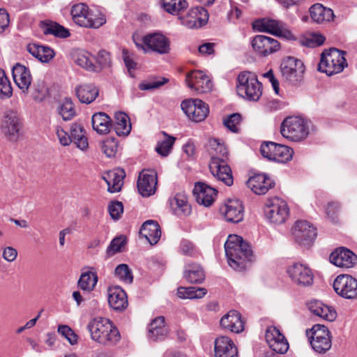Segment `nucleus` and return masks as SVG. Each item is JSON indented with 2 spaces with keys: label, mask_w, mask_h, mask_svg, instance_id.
I'll list each match as a JSON object with an SVG mask.
<instances>
[{
  "label": "nucleus",
  "mask_w": 357,
  "mask_h": 357,
  "mask_svg": "<svg viewBox=\"0 0 357 357\" xmlns=\"http://www.w3.org/2000/svg\"><path fill=\"white\" fill-rule=\"evenodd\" d=\"M229 265L234 270L243 271L253 258L250 245L243 238L235 234L228 236L225 243Z\"/></svg>",
  "instance_id": "nucleus-1"
},
{
  "label": "nucleus",
  "mask_w": 357,
  "mask_h": 357,
  "mask_svg": "<svg viewBox=\"0 0 357 357\" xmlns=\"http://www.w3.org/2000/svg\"><path fill=\"white\" fill-rule=\"evenodd\" d=\"M236 91L240 96L257 101L262 94V85L254 73L245 71L238 76Z\"/></svg>",
  "instance_id": "nucleus-2"
},
{
  "label": "nucleus",
  "mask_w": 357,
  "mask_h": 357,
  "mask_svg": "<svg viewBox=\"0 0 357 357\" xmlns=\"http://www.w3.org/2000/svg\"><path fill=\"white\" fill-rule=\"evenodd\" d=\"M344 53L336 48L325 50L321 55L318 70L329 76L342 72L347 65Z\"/></svg>",
  "instance_id": "nucleus-3"
},
{
  "label": "nucleus",
  "mask_w": 357,
  "mask_h": 357,
  "mask_svg": "<svg viewBox=\"0 0 357 357\" xmlns=\"http://www.w3.org/2000/svg\"><path fill=\"white\" fill-rule=\"evenodd\" d=\"M70 14L75 24L85 28L98 29L106 22L103 15L93 14L84 3L74 5Z\"/></svg>",
  "instance_id": "nucleus-4"
},
{
  "label": "nucleus",
  "mask_w": 357,
  "mask_h": 357,
  "mask_svg": "<svg viewBox=\"0 0 357 357\" xmlns=\"http://www.w3.org/2000/svg\"><path fill=\"white\" fill-rule=\"evenodd\" d=\"M280 132L287 139L294 142H300L308 135L309 128L303 119L298 116H289L283 121Z\"/></svg>",
  "instance_id": "nucleus-5"
},
{
  "label": "nucleus",
  "mask_w": 357,
  "mask_h": 357,
  "mask_svg": "<svg viewBox=\"0 0 357 357\" xmlns=\"http://www.w3.org/2000/svg\"><path fill=\"white\" fill-rule=\"evenodd\" d=\"M252 26L259 31L268 33L287 40L294 38L288 26L282 21L264 18L255 21Z\"/></svg>",
  "instance_id": "nucleus-6"
},
{
  "label": "nucleus",
  "mask_w": 357,
  "mask_h": 357,
  "mask_svg": "<svg viewBox=\"0 0 357 357\" xmlns=\"http://www.w3.org/2000/svg\"><path fill=\"white\" fill-rule=\"evenodd\" d=\"M313 349L319 354H324L331 347V337L328 328L321 324H315L310 331H307Z\"/></svg>",
  "instance_id": "nucleus-7"
},
{
  "label": "nucleus",
  "mask_w": 357,
  "mask_h": 357,
  "mask_svg": "<svg viewBox=\"0 0 357 357\" xmlns=\"http://www.w3.org/2000/svg\"><path fill=\"white\" fill-rule=\"evenodd\" d=\"M280 72L284 79L291 84H297L303 79L305 66L301 60L288 56L282 60Z\"/></svg>",
  "instance_id": "nucleus-8"
},
{
  "label": "nucleus",
  "mask_w": 357,
  "mask_h": 357,
  "mask_svg": "<svg viewBox=\"0 0 357 357\" xmlns=\"http://www.w3.org/2000/svg\"><path fill=\"white\" fill-rule=\"evenodd\" d=\"M87 328L93 340L103 345L110 342L112 322L109 319L102 317L95 318L89 323Z\"/></svg>",
  "instance_id": "nucleus-9"
},
{
  "label": "nucleus",
  "mask_w": 357,
  "mask_h": 357,
  "mask_svg": "<svg viewBox=\"0 0 357 357\" xmlns=\"http://www.w3.org/2000/svg\"><path fill=\"white\" fill-rule=\"evenodd\" d=\"M264 212L266 218L271 222L276 225L284 223L289 215V209L287 202L278 197L268 201Z\"/></svg>",
  "instance_id": "nucleus-10"
},
{
  "label": "nucleus",
  "mask_w": 357,
  "mask_h": 357,
  "mask_svg": "<svg viewBox=\"0 0 357 357\" xmlns=\"http://www.w3.org/2000/svg\"><path fill=\"white\" fill-rule=\"evenodd\" d=\"M263 157L270 160L284 163L292 158L293 150L287 146L275 142H264L260 148Z\"/></svg>",
  "instance_id": "nucleus-11"
},
{
  "label": "nucleus",
  "mask_w": 357,
  "mask_h": 357,
  "mask_svg": "<svg viewBox=\"0 0 357 357\" xmlns=\"http://www.w3.org/2000/svg\"><path fill=\"white\" fill-rule=\"evenodd\" d=\"M181 107L187 116L195 122L204 121L209 113L208 105L200 99L185 100Z\"/></svg>",
  "instance_id": "nucleus-12"
},
{
  "label": "nucleus",
  "mask_w": 357,
  "mask_h": 357,
  "mask_svg": "<svg viewBox=\"0 0 357 357\" xmlns=\"http://www.w3.org/2000/svg\"><path fill=\"white\" fill-rule=\"evenodd\" d=\"M295 241L304 246L310 245L317 237L316 228L306 220H298L291 229Z\"/></svg>",
  "instance_id": "nucleus-13"
},
{
  "label": "nucleus",
  "mask_w": 357,
  "mask_h": 357,
  "mask_svg": "<svg viewBox=\"0 0 357 357\" xmlns=\"http://www.w3.org/2000/svg\"><path fill=\"white\" fill-rule=\"evenodd\" d=\"M335 291L347 299L357 298V280L349 275H340L333 282Z\"/></svg>",
  "instance_id": "nucleus-14"
},
{
  "label": "nucleus",
  "mask_w": 357,
  "mask_h": 357,
  "mask_svg": "<svg viewBox=\"0 0 357 357\" xmlns=\"http://www.w3.org/2000/svg\"><path fill=\"white\" fill-rule=\"evenodd\" d=\"M22 127L21 119L15 110L8 111L2 120L1 128L10 141H16Z\"/></svg>",
  "instance_id": "nucleus-15"
},
{
  "label": "nucleus",
  "mask_w": 357,
  "mask_h": 357,
  "mask_svg": "<svg viewBox=\"0 0 357 357\" xmlns=\"http://www.w3.org/2000/svg\"><path fill=\"white\" fill-rule=\"evenodd\" d=\"M287 273L292 282L298 285L309 286L313 282V273L304 264L294 263L288 266Z\"/></svg>",
  "instance_id": "nucleus-16"
},
{
  "label": "nucleus",
  "mask_w": 357,
  "mask_h": 357,
  "mask_svg": "<svg viewBox=\"0 0 357 357\" xmlns=\"http://www.w3.org/2000/svg\"><path fill=\"white\" fill-rule=\"evenodd\" d=\"M188 86L197 93L210 91L213 84L209 77L201 70H193L189 73L185 78Z\"/></svg>",
  "instance_id": "nucleus-17"
},
{
  "label": "nucleus",
  "mask_w": 357,
  "mask_h": 357,
  "mask_svg": "<svg viewBox=\"0 0 357 357\" xmlns=\"http://www.w3.org/2000/svg\"><path fill=\"white\" fill-rule=\"evenodd\" d=\"M137 189L143 197H149L156 190L157 174L152 169H144L139 174L137 180Z\"/></svg>",
  "instance_id": "nucleus-18"
},
{
  "label": "nucleus",
  "mask_w": 357,
  "mask_h": 357,
  "mask_svg": "<svg viewBox=\"0 0 357 357\" xmlns=\"http://www.w3.org/2000/svg\"><path fill=\"white\" fill-rule=\"evenodd\" d=\"M251 45L257 54L264 56L273 54L280 48L277 40L263 35L255 36L251 41Z\"/></svg>",
  "instance_id": "nucleus-19"
},
{
  "label": "nucleus",
  "mask_w": 357,
  "mask_h": 357,
  "mask_svg": "<svg viewBox=\"0 0 357 357\" xmlns=\"http://www.w3.org/2000/svg\"><path fill=\"white\" fill-rule=\"evenodd\" d=\"M266 340L269 347L277 354H284L289 349V343L287 339L280 330L275 326L267 328Z\"/></svg>",
  "instance_id": "nucleus-20"
},
{
  "label": "nucleus",
  "mask_w": 357,
  "mask_h": 357,
  "mask_svg": "<svg viewBox=\"0 0 357 357\" xmlns=\"http://www.w3.org/2000/svg\"><path fill=\"white\" fill-rule=\"evenodd\" d=\"M227 222L238 223L243 218L244 208L242 202L238 199H228L220 208Z\"/></svg>",
  "instance_id": "nucleus-21"
},
{
  "label": "nucleus",
  "mask_w": 357,
  "mask_h": 357,
  "mask_svg": "<svg viewBox=\"0 0 357 357\" xmlns=\"http://www.w3.org/2000/svg\"><path fill=\"white\" fill-rule=\"evenodd\" d=\"M330 261L337 267L349 268L357 264V256L350 250L341 247L331 254Z\"/></svg>",
  "instance_id": "nucleus-22"
},
{
  "label": "nucleus",
  "mask_w": 357,
  "mask_h": 357,
  "mask_svg": "<svg viewBox=\"0 0 357 357\" xmlns=\"http://www.w3.org/2000/svg\"><path fill=\"white\" fill-rule=\"evenodd\" d=\"M180 18L182 24L188 28H199L207 22L208 14L205 8L197 6L191 8L185 16Z\"/></svg>",
  "instance_id": "nucleus-23"
},
{
  "label": "nucleus",
  "mask_w": 357,
  "mask_h": 357,
  "mask_svg": "<svg viewBox=\"0 0 357 357\" xmlns=\"http://www.w3.org/2000/svg\"><path fill=\"white\" fill-rule=\"evenodd\" d=\"M209 169L213 176L218 181L227 186H231L233 184L234 178L231 170L227 165V160L210 162Z\"/></svg>",
  "instance_id": "nucleus-24"
},
{
  "label": "nucleus",
  "mask_w": 357,
  "mask_h": 357,
  "mask_svg": "<svg viewBox=\"0 0 357 357\" xmlns=\"http://www.w3.org/2000/svg\"><path fill=\"white\" fill-rule=\"evenodd\" d=\"M143 43L146 49L160 54H167L170 50L169 39L160 33H155L144 36Z\"/></svg>",
  "instance_id": "nucleus-25"
},
{
  "label": "nucleus",
  "mask_w": 357,
  "mask_h": 357,
  "mask_svg": "<svg viewBox=\"0 0 357 357\" xmlns=\"http://www.w3.org/2000/svg\"><path fill=\"white\" fill-rule=\"evenodd\" d=\"M193 194L198 204L210 206L215 200L217 190L204 183L198 182L195 185Z\"/></svg>",
  "instance_id": "nucleus-26"
},
{
  "label": "nucleus",
  "mask_w": 357,
  "mask_h": 357,
  "mask_svg": "<svg viewBox=\"0 0 357 357\" xmlns=\"http://www.w3.org/2000/svg\"><path fill=\"white\" fill-rule=\"evenodd\" d=\"M215 357H238V350L234 342L227 336L221 335L214 341Z\"/></svg>",
  "instance_id": "nucleus-27"
},
{
  "label": "nucleus",
  "mask_w": 357,
  "mask_h": 357,
  "mask_svg": "<svg viewBox=\"0 0 357 357\" xmlns=\"http://www.w3.org/2000/svg\"><path fill=\"white\" fill-rule=\"evenodd\" d=\"M169 331L165 325V318L158 317L154 319L148 326L146 337L150 342H158L164 340Z\"/></svg>",
  "instance_id": "nucleus-28"
},
{
  "label": "nucleus",
  "mask_w": 357,
  "mask_h": 357,
  "mask_svg": "<svg viewBox=\"0 0 357 357\" xmlns=\"http://www.w3.org/2000/svg\"><path fill=\"white\" fill-rule=\"evenodd\" d=\"M247 184L257 195H264L275 185L274 181L265 174L254 175L249 178Z\"/></svg>",
  "instance_id": "nucleus-29"
},
{
  "label": "nucleus",
  "mask_w": 357,
  "mask_h": 357,
  "mask_svg": "<svg viewBox=\"0 0 357 357\" xmlns=\"http://www.w3.org/2000/svg\"><path fill=\"white\" fill-rule=\"evenodd\" d=\"M221 327L225 330L239 333L244 330V322L241 314L236 310H230L224 315L220 321Z\"/></svg>",
  "instance_id": "nucleus-30"
},
{
  "label": "nucleus",
  "mask_w": 357,
  "mask_h": 357,
  "mask_svg": "<svg viewBox=\"0 0 357 357\" xmlns=\"http://www.w3.org/2000/svg\"><path fill=\"white\" fill-rule=\"evenodd\" d=\"M12 74L16 85L23 92L27 91L32 81L29 69L17 63L13 67Z\"/></svg>",
  "instance_id": "nucleus-31"
},
{
  "label": "nucleus",
  "mask_w": 357,
  "mask_h": 357,
  "mask_svg": "<svg viewBox=\"0 0 357 357\" xmlns=\"http://www.w3.org/2000/svg\"><path fill=\"white\" fill-rule=\"evenodd\" d=\"M169 205L172 212L178 217H186L191 213V206L184 194L178 193L169 199Z\"/></svg>",
  "instance_id": "nucleus-32"
},
{
  "label": "nucleus",
  "mask_w": 357,
  "mask_h": 357,
  "mask_svg": "<svg viewBox=\"0 0 357 357\" xmlns=\"http://www.w3.org/2000/svg\"><path fill=\"white\" fill-rule=\"evenodd\" d=\"M310 311L314 315L328 321H333L337 317L335 309L319 301H312L308 303Z\"/></svg>",
  "instance_id": "nucleus-33"
},
{
  "label": "nucleus",
  "mask_w": 357,
  "mask_h": 357,
  "mask_svg": "<svg viewBox=\"0 0 357 357\" xmlns=\"http://www.w3.org/2000/svg\"><path fill=\"white\" fill-rule=\"evenodd\" d=\"M91 124L93 129L100 135H107L112 130V119L105 112H100L93 114L91 118Z\"/></svg>",
  "instance_id": "nucleus-34"
},
{
  "label": "nucleus",
  "mask_w": 357,
  "mask_h": 357,
  "mask_svg": "<svg viewBox=\"0 0 357 357\" xmlns=\"http://www.w3.org/2000/svg\"><path fill=\"white\" fill-rule=\"evenodd\" d=\"M140 234L151 244H156L161 236L160 226L154 220H146L141 227Z\"/></svg>",
  "instance_id": "nucleus-35"
},
{
  "label": "nucleus",
  "mask_w": 357,
  "mask_h": 357,
  "mask_svg": "<svg viewBox=\"0 0 357 357\" xmlns=\"http://www.w3.org/2000/svg\"><path fill=\"white\" fill-rule=\"evenodd\" d=\"M77 98L82 103L90 104L93 102L99 94L98 89L92 84H84L75 88Z\"/></svg>",
  "instance_id": "nucleus-36"
},
{
  "label": "nucleus",
  "mask_w": 357,
  "mask_h": 357,
  "mask_svg": "<svg viewBox=\"0 0 357 357\" xmlns=\"http://www.w3.org/2000/svg\"><path fill=\"white\" fill-rule=\"evenodd\" d=\"M115 122H113V129L119 137L128 136L132 128L129 116L123 112H116Z\"/></svg>",
  "instance_id": "nucleus-37"
},
{
  "label": "nucleus",
  "mask_w": 357,
  "mask_h": 357,
  "mask_svg": "<svg viewBox=\"0 0 357 357\" xmlns=\"http://www.w3.org/2000/svg\"><path fill=\"white\" fill-rule=\"evenodd\" d=\"M40 27L45 35L50 34L61 38H66L70 36L68 29L55 22H41Z\"/></svg>",
  "instance_id": "nucleus-38"
},
{
  "label": "nucleus",
  "mask_w": 357,
  "mask_h": 357,
  "mask_svg": "<svg viewBox=\"0 0 357 357\" xmlns=\"http://www.w3.org/2000/svg\"><path fill=\"white\" fill-rule=\"evenodd\" d=\"M208 152L211 155V162L214 160H227L228 151L224 144L220 143L218 139H211L208 141Z\"/></svg>",
  "instance_id": "nucleus-39"
},
{
  "label": "nucleus",
  "mask_w": 357,
  "mask_h": 357,
  "mask_svg": "<svg viewBox=\"0 0 357 357\" xmlns=\"http://www.w3.org/2000/svg\"><path fill=\"white\" fill-rule=\"evenodd\" d=\"M28 52L43 63H47L52 59L55 55L54 50L45 45L38 44H29L27 46Z\"/></svg>",
  "instance_id": "nucleus-40"
},
{
  "label": "nucleus",
  "mask_w": 357,
  "mask_h": 357,
  "mask_svg": "<svg viewBox=\"0 0 357 357\" xmlns=\"http://www.w3.org/2000/svg\"><path fill=\"white\" fill-rule=\"evenodd\" d=\"M310 16L313 21L322 23L333 19V12L330 8H324L321 4L317 3L310 8Z\"/></svg>",
  "instance_id": "nucleus-41"
},
{
  "label": "nucleus",
  "mask_w": 357,
  "mask_h": 357,
  "mask_svg": "<svg viewBox=\"0 0 357 357\" xmlns=\"http://www.w3.org/2000/svg\"><path fill=\"white\" fill-rule=\"evenodd\" d=\"M75 62L82 68L91 72H99L97 66L93 63L94 58L92 55L84 51L77 52L74 55Z\"/></svg>",
  "instance_id": "nucleus-42"
},
{
  "label": "nucleus",
  "mask_w": 357,
  "mask_h": 357,
  "mask_svg": "<svg viewBox=\"0 0 357 357\" xmlns=\"http://www.w3.org/2000/svg\"><path fill=\"white\" fill-rule=\"evenodd\" d=\"M70 138L78 148L85 150L88 147V140L84 135V128L78 123H74L70 128Z\"/></svg>",
  "instance_id": "nucleus-43"
},
{
  "label": "nucleus",
  "mask_w": 357,
  "mask_h": 357,
  "mask_svg": "<svg viewBox=\"0 0 357 357\" xmlns=\"http://www.w3.org/2000/svg\"><path fill=\"white\" fill-rule=\"evenodd\" d=\"M98 275L92 271H86L81 274L77 282L78 287L85 291H92L96 286Z\"/></svg>",
  "instance_id": "nucleus-44"
},
{
  "label": "nucleus",
  "mask_w": 357,
  "mask_h": 357,
  "mask_svg": "<svg viewBox=\"0 0 357 357\" xmlns=\"http://www.w3.org/2000/svg\"><path fill=\"white\" fill-rule=\"evenodd\" d=\"M207 293V290L202 287H181L177 289V295L182 299H198L203 298Z\"/></svg>",
  "instance_id": "nucleus-45"
},
{
  "label": "nucleus",
  "mask_w": 357,
  "mask_h": 357,
  "mask_svg": "<svg viewBox=\"0 0 357 357\" xmlns=\"http://www.w3.org/2000/svg\"><path fill=\"white\" fill-rule=\"evenodd\" d=\"M128 306V298L125 291L119 286H113V310L122 311Z\"/></svg>",
  "instance_id": "nucleus-46"
},
{
  "label": "nucleus",
  "mask_w": 357,
  "mask_h": 357,
  "mask_svg": "<svg viewBox=\"0 0 357 357\" xmlns=\"http://www.w3.org/2000/svg\"><path fill=\"white\" fill-rule=\"evenodd\" d=\"M185 277L190 283H201L205 278V274L199 264H194L187 266Z\"/></svg>",
  "instance_id": "nucleus-47"
},
{
  "label": "nucleus",
  "mask_w": 357,
  "mask_h": 357,
  "mask_svg": "<svg viewBox=\"0 0 357 357\" xmlns=\"http://www.w3.org/2000/svg\"><path fill=\"white\" fill-rule=\"evenodd\" d=\"M163 139L158 142L155 147L156 152L162 156H167L172 151V146L176 141V138L162 132Z\"/></svg>",
  "instance_id": "nucleus-48"
},
{
  "label": "nucleus",
  "mask_w": 357,
  "mask_h": 357,
  "mask_svg": "<svg viewBox=\"0 0 357 357\" xmlns=\"http://www.w3.org/2000/svg\"><path fill=\"white\" fill-rule=\"evenodd\" d=\"M57 110L64 121H70L76 115L75 105L71 99L68 98H66L63 100Z\"/></svg>",
  "instance_id": "nucleus-49"
},
{
  "label": "nucleus",
  "mask_w": 357,
  "mask_h": 357,
  "mask_svg": "<svg viewBox=\"0 0 357 357\" xmlns=\"http://www.w3.org/2000/svg\"><path fill=\"white\" fill-rule=\"evenodd\" d=\"M164 9L172 15H178L188 7L186 0H162Z\"/></svg>",
  "instance_id": "nucleus-50"
},
{
  "label": "nucleus",
  "mask_w": 357,
  "mask_h": 357,
  "mask_svg": "<svg viewBox=\"0 0 357 357\" xmlns=\"http://www.w3.org/2000/svg\"><path fill=\"white\" fill-rule=\"evenodd\" d=\"M114 275L116 278L124 283L131 284L132 282V273L128 266L126 264L119 265L115 268Z\"/></svg>",
  "instance_id": "nucleus-51"
},
{
  "label": "nucleus",
  "mask_w": 357,
  "mask_h": 357,
  "mask_svg": "<svg viewBox=\"0 0 357 357\" xmlns=\"http://www.w3.org/2000/svg\"><path fill=\"white\" fill-rule=\"evenodd\" d=\"M13 89L5 72L0 69V98L6 99L11 97Z\"/></svg>",
  "instance_id": "nucleus-52"
},
{
  "label": "nucleus",
  "mask_w": 357,
  "mask_h": 357,
  "mask_svg": "<svg viewBox=\"0 0 357 357\" xmlns=\"http://www.w3.org/2000/svg\"><path fill=\"white\" fill-rule=\"evenodd\" d=\"M126 178L125 170L121 167L113 169V193L121 190Z\"/></svg>",
  "instance_id": "nucleus-53"
},
{
  "label": "nucleus",
  "mask_w": 357,
  "mask_h": 357,
  "mask_svg": "<svg viewBox=\"0 0 357 357\" xmlns=\"http://www.w3.org/2000/svg\"><path fill=\"white\" fill-rule=\"evenodd\" d=\"M57 331L65 337L71 345L77 344L78 335L68 325H59Z\"/></svg>",
  "instance_id": "nucleus-54"
},
{
  "label": "nucleus",
  "mask_w": 357,
  "mask_h": 357,
  "mask_svg": "<svg viewBox=\"0 0 357 357\" xmlns=\"http://www.w3.org/2000/svg\"><path fill=\"white\" fill-rule=\"evenodd\" d=\"M168 82V79L165 77L157 78L151 79L139 84V88L140 90L148 91L153 90L160 88Z\"/></svg>",
  "instance_id": "nucleus-55"
},
{
  "label": "nucleus",
  "mask_w": 357,
  "mask_h": 357,
  "mask_svg": "<svg viewBox=\"0 0 357 357\" xmlns=\"http://www.w3.org/2000/svg\"><path fill=\"white\" fill-rule=\"evenodd\" d=\"M241 116L239 114L234 113L226 119H224L223 123L229 130L233 132H238V125L241 122Z\"/></svg>",
  "instance_id": "nucleus-56"
},
{
  "label": "nucleus",
  "mask_w": 357,
  "mask_h": 357,
  "mask_svg": "<svg viewBox=\"0 0 357 357\" xmlns=\"http://www.w3.org/2000/svg\"><path fill=\"white\" fill-rule=\"evenodd\" d=\"M96 62L98 63L97 68L100 71L102 68L110 66L111 55L110 52L105 50L98 52L96 56Z\"/></svg>",
  "instance_id": "nucleus-57"
},
{
  "label": "nucleus",
  "mask_w": 357,
  "mask_h": 357,
  "mask_svg": "<svg viewBox=\"0 0 357 357\" xmlns=\"http://www.w3.org/2000/svg\"><path fill=\"white\" fill-rule=\"evenodd\" d=\"M123 59L130 77H134V71L137 68V63L133 60L132 54L126 50H123Z\"/></svg>",
  "instance_id": "nucleus-58"
},
{
  "label": "nucleus",
  "mask_w": 357,
  "mask_h": 357,
  "mask_svg": "<svg viewBox=\"0 0 357 357\" xmlns=\"http://www.w3.org/2000/svg\"><path fill=\"white\" fill-rule=\"evenodd\" d=\"M128 240L125 235H119L113 238V254L125 251Z\"/></svg>",
  "instance_id": "nucleus-59"
},
{
  "label": "nucleus",
  "mask_w": 357,
  "mask_h": 357,
  "mask_svg": "<svg viewBox=\"0 0 357 357\" xmlns=\"http://www.w3.org/2000/svg\"><path fill=\"white\" fill-rule=\"evenodd\" d=\"M10 23L9 15L3 8H0V33L8 29Z\"/></svg>",
  "instance_id": "nucleus-60"
},
{
  "label": "nucleus",
  "mask_w": 357,
  "mask_h": 357,
  "mask_svg": "<svg viewBox=\"0 0 357 357\" xmlns=\"http://www.w3.org/2000/svg\"><path fill=\"white\" fill-rule=\"evenodd\" d=\"M56 132L61 145L68 146L72 142L70 135L66 132L62 128H57Z\"/></svg>",
  "instance_id": "nucleus-61"
},
{
  "label": "nucleus",
  "mask_w": 357,
  "mask_h": 357,
  "mask_svg": "<svg viewBox=\"0 0 357 357\" xmlns=\"http://www.w3.org/2000/svg\"><path fill=\"white\" fill-rule=\"evenodd\" d=\"M17 251L13 247H6L3 252V258L8 262H12L16 259Z\"/></svg>",
  "instance_id": "nucleus-62"
},
{
  "label": "nucleus",
  "mask_w": 357,
  "mask_h": 357,
  "mask_svg": "<svg viewBox=\"0 0 357 357\" xmlns=\"http://www.w3.org/2000/svg\"><path fill=\"white\" fill-rule=\"evenodd\" d=\"M123 204L121 202L113 201V220H119L123 213Z\"/></svg>",
  "instance_id": "nucleus-63"
},
{
  "label": "nucleus",
  "mask_w": 357,
  "mask_h": 357,
  "mask_svg": "<svg viewBox=\"0 0 357 357\" xmlns=\"http://www.w3.org/2000/svg\"><path fill=\"white\" fill-rule=\"evenodd\" d=\"M101 151L107 157L112 156V139L107 138L100 142Z\"/></svg>",
  "instance_id": "nucleus-64"
}]
</instances>
